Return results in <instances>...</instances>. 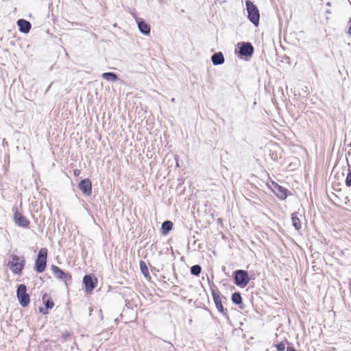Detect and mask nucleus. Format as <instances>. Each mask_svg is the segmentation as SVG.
Wrapping results in <instances>:
<instances>
[{"label":"nucleus","instance_id":"obj_1","mask_svg":"<svg viewBox=\"0 0 351 351\" xmlns=\"http://www.w3.org/2000/svg\"><path fill=\"white\" fill-rule=\"evenodd\" d=\"M25 265V257L19 256L16 254L9 256L8 267L15 274H20L24 269Z\"/></svg>","mask_w":351,"mask_h":351},{"label":"nucleus","instance_id":"obj_2","mask_svg":"<svg viewBox=\"0 0 351 351\" xmlns=\"http://www.w3.org/2000/svg\"><path fill=\"white\" fill-rule=\"evenodd\" d=\"M246 10L247 12V19L256 27L259 24L260 14L258 8L250 0L245 1Z\"/></svg>","mask_w":351,"mask_h":351},{"label":"nucleus","instance_id":"obj_3","mask_svg":"<svg viewBox=\"0 0 351 351\" xmlns=\"http://www.w3.org/2000/svg\"><path fill=\"white\" fill-rule=\"evenodd\" d=\"M233 278L234 284L242 288L245 287L250 280L247 271L243 269L234 271Z\"/></svg>","mask_w":351,"mask_h":351},{"label":"nucleus","instance_id":"obj_4","mask_svg":"<svg viewBox=\"0 0 351 351\" xmlns=\"http://www.w3.org/2000/svg\"><path fill=\"white\" fill-rule=\"evenodd\" d=\"M47 258V249L41 248L38 252L35 262V270L38 273H42L46 268Z\"/></svg>","mask_w":351,"mask_h":351},{"label":"nucleus","instance_id":"obj_5","mask_svg":"<svg viewBox=\"0 0 351 351\" xmlns=\"http://www.w3.org/2000/svg\"><path fill=\"white\" fill-rule=\"evenodd\" d=\"M16 296L20 305L23 307H26L29 303V295L27 293V287L24 284H21L18 286L16 290Z\"/></svg>","mask_w":351,"mask_h":351},{"label":"nucleus","instance_id":"obj_6","mask_svg":"<svg viewBox=\"0 0 351 351\" xmlns=\"http://www.w3.org/2000/svg\"><path fill=\"white\" fill-rule=\"evenodd\" d=\"M52 273L56 278L64 282L66 285L68 281H71V276L69 273L64 272L60 267L56 265H52L51 267Z\"/></svg>","mask_w":351,"mask_h":351},{"label":"nucleus","instance_id":"obj_7","mask_svg":"<svg viewBox=\"0 0 351 351\" xmlns=\"http://www.w3.org/2000/svg\"><path fill=\"white\" fill-rule=\"evenodd\" d=\"M83 283L85 285L86 292L91 293L96 287L97 279L93 278L90 275H85L83 278Z\"/></svg>","mask_w":351,"mask_h":351},{"label":"nucleus","instance_id":"obj_8","mask_svg":"<svg viewBox=\"0 0 351 351\" xmlns=\"http://www.w3.org/2000/svg\"><path fill=\"white\" fill-rule=\"evenodd\" d=\"M212 295L217 309L219 311V312L226 315L227 309L224 308L223 306L221 301L222 295L220 292L219 291H213Z\"/></svg>","mask_w":351,"mask_h":351},{"label":"nucleus","instance_id":"obj_9","mask_svg":"<svg viewBox=\"0 0 351 351\" xmlns=\"http://www.w3.org/2000/svg\"><path fill=\"white\" fill-rule=\"evenodd\" d=\"M239 53L241 56L251 57L254 53V47L250 43H242Z\"/></svg>","mask_w":351,"mask_h":351},{"label":"nucleus","instance_id":"obj_10","mask_svg":"<svg viewBox=\"0 0 351 351\" xmlns=\"http://www.w3.org/2000/svg\"><path fill=\"white\" fill-rule=\"evenodd\" d=\"M14 219L15 223L19 226L27 228L29 224V220L25 217H24L21 213H20L17 209H16V210L14 211Z\"/></svg>","mask_w":351,"mask_h":351},{"label":"nucleus","instance_id":"obj_11","mask_svg":"<svg viewBox=\"0 0 351 351\" xmlns=\"http://www.w3.org/2000/svg\"><path fill=\"white\" fill-rule=\"evenodd\" d=\"M273 191L278 199L284 200L287 197V189L277 183H273Z\"/></svg>","mask_w":351,"mask_h":351},{"label":"nucleus","instance_id":"obj_12","mask_svg":"<svg viewBox=\"0 0 351 351\" xmlns=\"http://www.w3.org/2000/svg\"><path fill=\"white\" fill-rule=\"evenodd\" d=\"M78 186L84 195H90L92 193V183L89 179L81 180Z\"/></svg>","mask_w":351,"mask_h":351},{"label":"nucleus","instance_id":"obj_13","mask_svg":"<svg viewBox=\"0 0 351 351\" xmlns=\"http://www.w3.org/2000/svg\"><path fill=\"white\" fill-rule=\"evenodd\" d=\"M17 25L19 26V31L24 34H27L32 27L30 22L25 19H19L17 21Z\"/></svg>","mask_w":351,"mask_h":351},{"label":"nucleus","instance_id":"obj_14","mask_svg":"<svg viewBox=\"0 0 351 351\" xmlns=\"http://www.w3.org/2000/svg\"><path fill=\"white\" fill-rule=\"evenodd\" d=\"M46 298L47 295L45 294L43 297V300L45 303V308H40V312L43 314H47L48 313V310L52 308L54 306L53 301L51 298L46 300Z\"/></svg>","mask_w":351,"mask_h":351},{"label":"nucleus","instance_id":"obj_15","mask_svg":"<svg viewBox=\"0 0 351 351\" xmlns=\"http://www.w3.org/2000/svg\"><path fill=\"white\" fill-rule=\"evenodd\" d=\"M214 65H220L224 62V57L221 52L215 53L211 57Z\"/></svg>","mask_w":351,"mask_h":351},{"label":"nucleus","instance_id":"obj_16","mask_svg":"<svg viewBox=\"0 0 351 351\" xmlns=\"http://www.w3.org/2000/svg\"><path fill=\"white\" fill-rule=\"evenodd\" d=\"M138 27L139 31L144 35H149L150 33V26L144 21H138Z\"/></svg>","mask_w":351,"mask_h":351},{"label":"nucleus","instance_id":"obj_17","mask_svg":"<svg viewBox=\"0 0 351 351\" xmlns=\"http://www.w3.org/2000/svg\"><path fill=\"white\" fill-rule=\"evenodd\" d=\"M298 215V212H295L291 214L292 226L294 227V228L296 230H299L301 229V221H300V219H299Z\"/></svg>","mask_w":351,"mask_h":351},{"label":"nucleus","instance_id":"obj_18","mask_svg":"<svg viewBox=\"0 0 351 351\" xmlns=\"http://www.w3.org/2000/svg\"><path fill=\"white\" fill-rule=\"evenodd\" d=\"M173 228V223L171 221H165L162 223L161 231L163 234H167Z\"/></svg>","mask_w":351,"mask_h":351},{"label":"nucleus","instance_id":"obj_19","mask_svg":"<svg viewBox=\"0 0 351 351\" xmlns=\"http://www.w3.org/2000/svg\"><path fill=\"white\" fill-rule=\"evenodd\" d=\"M101 77L109 82H116L118 80V76L113 72L104 73Z\"/></svg>","mask_w":351,"mask_h":351},{"label":"nucleus","instance_id":"obj_20","mask_svg":"<svg viewBox=\"0 0 351 351\" xmlns=\"http://www.w3.org/2000/svg\"><path fill=\"white\" fill-rule=\"evenodd\" d=\"M232 301L235 304H241L243 301L241 293L239 292H234V293H232Z\"/></svg>","mask_w":351,"mask_h":351},{"label":"nucleus","instance_id":"obj_21","mask_svg":"<svg viewBox=\"0 0 351 351\" xmlns=\"http://www.w3.org/2000/svg\"><path fill=\"white\" fill-rule=\"evenodd\" d=\"M139 266H140V269H141L142 274L145 277L148 276H149V270H148V267L147 266L146 263L143 261H141L139 263Z\"/></svg>","mask_w":351,"mask_h":351},{"label":"nucleus","instance_id":"obj_22","mask_svg":"<svg viewBox=\"0 0 351 351\" xmlns=\"http://www.w3.org/2000/svg\"><path fill=\"white\" fill-rule=\"evenodd\" d=\"M191 274L194 276H199L202 271V267L199 265H193L190 269Z\"/></svg>","mask_w":351,"mask_h":351},{"label":"nucleus","instance_id":"obj_23","mask_svg":"<svg viewBox=\"0 0 351 351\" xmlns=\"http://www.w3.org/2000/svg\"><path fill=\"white\" fill-rule=\"evenodd\" d=\"M276 347L278 351H284L285 349V344L281 341L278 343Z\"/></svg>","mask_w":351,"mask_h":351},{"label":"nucleus","instance_id":"obj_24","mask_svg":"<svg viewBox=\"0 0 351 351\" xmlns=\"http://www.w3.org/2000/svg\"><path fill=\"white\" fill-rule=\"evenodd\" d=\"M345 182H346V186H351V171H350L347 174V176H346Z\"/></svg>","mask_w":351,"mask_h":351},{"label":"nucleus","instance_id":"obj_25","mask_svg":"<svg viewBox=\"0 0 351 351\" xmlns=\"http://www.w3.org/2000/svg\"><path fill=\"white\" fill-rule=\"evenodd\" d=\"M70 335H71V333L66 331V333L62 335V338L63 339L64 341H65L66 339V338L68 337H69Z\"/></svg>","mask_w":351,"mask_h":351},{"label":"nucleus","instance_id":"obj_26","mask_svg":"<svg viewBox=\"0 0 351 351\" xmlns=\"http://www.w3.org/2000/svg\"><path fill=\"white\" fill-rule=\"evenodd\" d=\"M80 171L79 169H75L74 171V175L75 176H78L80 174Z\"/></svg>","mask_w":351,"mask_h":351},{"label":"nucleus","instance_id":"obj_27","mask_svg":"<svg viewBox=\"0 0 351 351\" xmlns=\"http://www.w3.org/2000/svg\"><path fill=\"white\" fill-rule=\"evenodd\" d=\"M348 33L349 35L351 36V25L349 26Z\"/></svg>","mask_w":351,"mask_h":351},{"label":"nucleus","instance_id":"obj_28","mask_svg":"<svg viewBox=\"0 0 351 351\" xmlns=\"http://www.w3.org/2000/svg\"><path fill=\"white\" fill-rule=\"evenodd\" d=\"M175 158H176V164H177V166L178 167V166H179V164H178V157H177V156H176Z\"/></svg>","mask_w":351,"mask_h":351},{"label":"nucleus","instance_id":"obj_29","mask_svg":"<svg viewBox=\"0 0 351 351\" xmlns=\"http://www.w3.org/2000/svg\"><path fill=\"white\" fill-rule=\"evenodd\" d=\"M326 13L329 14V13H330V11H329V10H327V11H326Z\"/></svg>","mask_w":351,"mask_h":351},{"label":"nucleus","instance_id":"obj_30","mask_svg":"<svg viewBox=\"0 0 351 351\" xmlns=\"http://www.w3.org/2000/svg\"><path fill=\"white\" fill-rule=\"evenodd\" d=\"M327 5H330V2H328V3H327Z\"/></svg>","mask_w":351,"mask_h":351}]
</instances>
